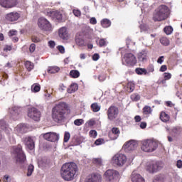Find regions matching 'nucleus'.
Wrapping results in <instances>:
<instances>
[{"label":"nucleus","instance_id":"nucleus-1","mask_svg":"<svg viewBox=\"0 0 182 182\" xmlns=\"http://www.w3.org/2000/svg\"><path fill=\"white\" fill-rule=\"evenodd\" d=\"M79 168L73 162L64 164L60 169V176L65 181H73L77 176Z\"/></svg>","mask_w":182,"mask_h":182},{"label":"nucleus","instance_id":"nucleus-2","mask_svg":"<svg viewBox=\"0 0 182 182\" xmlns=\"http://www.w3.org/2000/svg\"><path fill=\"white\" fill-rule=\"evenodd\" d=\"M68 108V105L63 102L56 105L52 109V117L54 122H62L65 119V114H66Z\"/></svg>","mask_w":182,"mask_h":182},{"label":"nucleus","instance_id":"nucleus-3","mask_svg":"<svg viewBox=\"0 0 182 182\" xmlns=\"http://www.w3.org/2000/svg\"><path fill=\"white\" fill-rule=\"evenodd\" d=\"M169 14L168 7L166 5H161L154 11L152 19L154 22H161V21H166Z\"/></svg>","mask_w":182,"mask_h":182},{"label":"nucleus","instance_id":"nucleus-4","mask_svg":"<svg viewBox=\"0 0 182 182\" xmlns=\"http://www.w3.org/2000/svg\"><path fill=\"white\" fill-rule=\"evenodd\" d=\"M13 153L15 154L16 163H24L26 160V155L22 150V145L18 144L13 147Z\"/></svg>","mask_w":182,"mask_h":182},{"label":"nucleus","instance_id":"nucleus-5","mask_svg":"<svg viewBox=\"0 0 182 182\" xmlns=\"http://www.w3.org/2000/svg\"><path fill=\"white\" fill-rule=\"evenodd\" d=\"M157 147H158V145H157V143H156V141H151L150 139H147V140L143 141L141 150H143V151H145L146 153H151L152 151H154V150H156Z\"/></svg>","mask_w":182,"mask_h":182},{"label":"nucleus","instance_id":"nucleus-6","mask_svg":"<svg viewBox=\"0 0 182 182\" xmlns=\"http://www.w3.org/2000/svg\"><path fill=\"white\" fill-rule=\"evenodd\" d=\"M38 26L41 31H46V32H50L52 31V24L45 18H40L38 20Z\"/></svg>","mask_w":182,"mask_h":182},{"label":"nucleus","instance_id":"nucleus-7","mask_svg":"<svg viewBox=\"0 0 182 182\" xmlns=\"http://www.w3.org/2000/svg\"><path fill=\"white\" fill-rule=\"evenodd\" d=\"M127 161V157L123 154H117L112 157L113 164H116V166H119V167L124 166Z\"/></svg>","mask_w":182,"mask_h":182},{"label":"nucleus","instance_id":"nucleus-8","mask_svg":"<svg viewBox=\"0 0 182 182\" xmlns=\"http://www.w3.org/2000/svg\"><path fill=\"white\" fill-rule=\"evenodd\" d=\"M107 117L110 122L116 120L119 116V107L116 106H110L107 112Z\"/></svg>","mask_w":182,"mask_h":182},{"label":"nucleus","instance_id":"nucleus-9","mask_svg":"<svg viewBox=\"0 0 182 182\" xmlns=\"http://www.w3.org/2000/svg\"><path fill=\"white\" fill-rule=\"evenodd\" d=\"M28 116L35 122H39L41 116V111L35 107L30 108L28 111Z\"/></svg>","mask_w":182,"mask_h":182},{"label":"nucleus","instance_id":"nucleus-10","mask_svg":"<svg viewBox=\"0 0 182 182\" xmlns=\"http://www.w3.org/2000/svg\"><path fill=\"white\" fill-rule=\"evenodd\" d=\"M106 181H113L116 178H119V172L117 171L109 169L104 174Z\"/></svg>","mask_w":182,"mask_h":182},{"label":"nucleus","instance_id":"nucleus-11","mask_svg":"<svg viewBox=\"0 0 182 182\" xmlns=\"http://www.w3.org/2000/svg\"><path fill=\"white\" fill-rule=\"evenodd\" d=\"M124 60L128 66H134L137 63V60H136V56L132 53H126L124 55Z\"/></svg>","mask_w":182,"mask_h":182},{"label":"nucleus","instance_id":"nucleus-12","mask_svg":"<svg viewBox=\"0 0 182 182\" xmlns=\"http://www.w3.org/2000/svg\"><path fill=\"white\" fill-rule=\"evenodd\" d=\"M43 139L47 141L55 142L59 140V135L55 132H47L43 134Z\"/></svg>","mask_w":182,"mask_h":182},{"label":"nucleus","instance_id":"nucleus-13","mask_svg":"<svg viewBox=\"0 0 182 182\" xmlns=\"http://www.w3.org/2000/svg\"><path fill=\"white\" fill-rule=\"evenodd\" d=\"M0 5L3 8H14L18 5V0H0Z\"/></svg>","mask_w":182,"mask_h":182},{"label":"nucleus","instance_id":"nucleus-14","mask_svg":"<svg viewBox=\"0 0 182 182\" xmlns=\"http://www.w3.org/2000/svg\"><path fill=\"white\" fill-rule=\"evenodd\" d=\"M137 142L131 140L129 141L126 142L123 148L126 151H133V150H136L137 149Z\"/></svg>","mask_w":182,"mask_h":182},{"label":"nucleus","instance_id":"nucleus-15","mask_svg":"<svg viewBox=\"0 0 182 182\" xmlns=\"http://www.w3.org/2000/svg\"><path fill=\"white\" fill-rule=\"evenodd\" d=\"M161 168V166H160V162H151L150 163L146 168V170L149 173H156V171H159Z\"/></svg>","mask_w":182,"mask_h":182},{"label":"nucleus","instance_id":"nucleus-16","mask_svg":"<svg viewBox=\"0 0 182 182\" xmlns=\"http://www.w3.org/2000/svg\"><path fill=\"white\" fill-rule=\"evenodd\" d=\"M86 182H102V175L97 173H91L87 177Z\"/></svg>","mask_w":182,"mask_h":182},{"label":"nucleus","instance_id":"nucleus-17","mask_svg":"<svg viewBox=\"0 0 182 182\" xmlns=\"http://www.w3.org/2000/svg\"><path fill=\"white\" fill-rule=\"evenodd\" d=\"M23 142L26 146L28 150H33L35 149V141L31 136H27L23 139Z\"/></svg>","mask_w":182,"mask_h":182},{"label":"nucleus","instance_id":"nucleus-18","mask_svg":"<svg viewBox=\"0 0 182 182\" xmlns=\"http://www.w3.org/2000/svg\"><path fill=\"white\" fill-rule=\"evenodd\" d=\"M45 14L46 15H47V16H50L51 18H53V19L62 21V14H60V12L46 10L45 11Z\"/></svg>","mask_w":182,"mask_h":182},{"label":"nucleus","instance_id":"nucleus-19","mask_svg":"<svg viewBox=\"0 0 182 182\" xmlns=\"http://www.w3.org/2000/svg\"><path fill=\"white\" fill-rule=\"evenodd\" d=\"M20 17L21 16L18 12H11L6 15V19L9 22H15V21H18V19H19Z\"/></svg>","mask_w":182,"mask_h":182},{"label":"nucleus","instance_id":"nucleus-20","mask_svg":"<svg viewBox=\"0 0 182 182\" xmlns=\"http://www.w3.org/2000/svg\"><path fill=\"white\" fill-rule=\"evenodd\" d=\"M119 136H120V129L117 127H113L109 133V137L111 140H116L119 138Z\"/></svg>","mask_w":182,"mask_h":182},{"label":"nucleus","instance_id":"nucleus-21","mask_svg":"<svg viewBox=\"0 0 182 182\" xmlns=\"http://www.w3.org/2000/svg\"><path fill=\"white\" fill-rule=\"evenodd\" d=\"M58 36L65 41L69 38V33L65 27H62L58 31Z\"/></svg>","mask_w":182,"mask_h":182},{"label":"nucleus","instance_id":"nucleus-22","mask_svg":"<svg viewBox=\"0 0 182 182\" xmlns=\"http://www.w3.org/2000/svg\"><path fill=\"white\" fill-rule=\"evenodd\" d=\"M131 178L132 182H145L144 178L134 171L132 172Z\"/></svg>","mask_w":182,"mask_h":182},{"label":"nucleus","instance_id":"nucleus-23","mask_svg":"<svg viewBox=\"0 0 182 182\" xmlns=\"http://www.w3.org/2000/svg\"><path fill=\"white\" fill-rule=\"evenodd\" d=\"M142 113L144 116H150L153 113V109L149 105H145L142 109Z\"/></svg>","mask_w":182,"mask_h":182},{"label":"nucleus","instance_id":"nucleus-24","mask_svg":"<svg viewBox=\"0 0 182 182\" xmlns=\"http://www.w3.org/2000/svg\"><path fill=\"white\" fill-rule=\"evenodd\" d=\"M9 113L11 114V116H18L21 113V108L18 107H14L9 109Z\"/></svg>","mask_w":182,"mask_h":182},{"label":"nucleus","instance_id":"nucleus-25","mask_svg":"<svg viewBox=\"0 0 182 182\" xmlns=\"http://www.w3.org/2000/svg\"><path fill=\"white\" fill-rule=\"evenodd\" d=\"M138 59L141 60V62H144L147 59V51L142 50L141 53L138 54Z\"/></svg>","mask_w":182,"mask_h":182},{"label":"nucleus","instance_id":"nucleus-26","mask_svg":"<svg viewBox=\"0 0 182 182\" xmlns=\"http://www.w3.org/2000/svg\"><path fill=\"white\" fill-rule=\"evenodd\" d=\"M160 119L164 123H167L170 120V116L164 112H162L160 115Z\"/></svg>","mask_w":182,"mask_h":182},{"label":"nucleus","instance_id":"nucleus-27","mask_svg":"<svg viewBox=\"0 0 182 182\" xmlns=\"http://www.w3.org/2000/svg\"><path fill=\"white\" fill-rule=\"evenodd\" d=\"M134 89H136V85L132 82H129L127 85V92L128 93H132V92L134 91Z\"/></svg>","mask_w":182,"mask_h":182},{"label":"nucleus","instance_id":"nucleus-28","mask_svg":"<svg viewBox=\"0 0 182 182\" xmlns=\"http://www.w3.org/2000/svg\"><path fill=\"white\" fill-rule=\"evenodd\" d=\"M75 43L78 46H86L85 44V40L81 36L75 37Z\"/></svg>","mask_w":182,"mask_h":182},{"label":"nucleus","instance_id":"nucleus-29","mask_svg":"<svg viewBox=\"0 0 182 182\" xmlns=\"http://www.w3.org/2000/svg\"><path fill=\"white\" fill-rule=\"evenodd\" d=\"M159 42L163 46H168V45H170V40L167 37H161L159 39Z\"/></svg>","mask_w":182,"mask_h":182},{"label":"nucleus","instance_id":"nucleus-30","mask_svg":"<svg viewBox=\"0 0 182 182\" xmlns=\"http://www.w3.org/2000/svg\"><path fill=\"white\" fill-rule=\"evenodd\" d=\"M24 66L26 69L28 70V72H31V70H32L34 68L33 63L31 61H26L24 63Z\"/></svg>","mask_w":182,"mask_h":182},{"label":"nucleus","instance_id":"nucleus-31","mask_svg":"<svg viewBox=\"0 0 182 182\" xmlns=\"http://www.w3.org/2000/svg\"><path fill=\"white\" fill-rule=\"evenodd\" d=\"M70 76H71L73 79H77V77L80 76V73L77 70H72L70 72Z\"/></svg>","mask_w":182,"mask_h":182},{"label":"nucleus","instance_id":"nucleus-32","mask_svg":"<svg viewBox=\"0 0 182 182\" xmlns=\"http://www.w3.org/2000/svg\"><path fill=\"white\" fill-rule=\"evenodd\" d=\"M41 91V85L38 83H34L31 86V92H33L34 93H38V92Z\"/></svg>","mask_w":182,"mask_h":182},{"label":"nucleus","instance_id":"nucleus-33","mask_svg":"<svg viewBox=\"0 0 182 182\" xmlns=\"http://www.w3.org/2000/svg\"><path fill=\"white\" fill-rule=\"evenodd\" d=\"M101 25H102V28H109V26H110V25H112V22H110V21L109 19L104 18L101 21Z\"/></svg>","mask_w":182,"mask_h":182},{"label":"nucleus","instance_id":"nucleus-34","mask_svg":"<svg viewBox=\"0 0 182 182\" xmlns=\"http://www.w3.org/2000/svg\"><path fill=\"white\" fill-rule=\"evenodd\" d=\"M91 110H92L95 113L99 112L100 110V106L97 102H94L91 105Z\"/></svg>","mask_w":182,"mask_h":182},{"label":"nucleus","instance_id":"nucleus-35","mask_svg":"<svg viewBox=\"0 0 182 182\" xmlns=\"http://www.w3.org/2000/svg\"><path fill=\"white\" fill-rule=\"evenodd\" d=\"M60 69L58 67H50L48 69V73L54 74L58 73Z\"/></svg>","mask_w":182,"mask_h":182},{"label":"nucleus","instance_id":"nucleus-36","mask_svg":"<svg viewBox=\"0 0 182 182\" xmlns=\"http://www.w3.org/2000/svg\"><path fill=\"white\" fill-rule=\"evenodd\" d=\"M173 27L171 26H166L164 28V32L166 33V35H171L173 33Z\"/></svg>","mask_w":182,"mask_h":182},{"label":"nucleus","instance_id":"nucleus-37","mask_svg":"<svg viewBox=\"0 0 182 182\" xmlns=\"http://www.w3.org/2000/svg\"><path fill=\"white\" fill-rule=\"evenodd\" d=\"M135 72L136 75H147V70L146 68H136Z\"/></svg>","mask_w":182,"mask_h":182},{"label":"nucleus","instance_id":"nucleus-38","mask_svg":"<svg viewBox=\"0 0 182 182\" xmlns=\"http://www.w3.org/2000/svg\"><path fill=\"white\" fill-rule=\"evenodd\" d=\"M130 99L132 100V102H139V100H140V95L134 93L131 95Z\"/></svg>","mask_w":182,"mask_h":182},{"label":"nucleus","instance_id":"nucleus-39","mask_svg":"<svg viewBox=\"0 0 182 182\" xmlns=\"http://www.w3.org/2000/svg\"><path fill=\"white\" fill-rule=\"evenodd\" d=\"M164 80H161V83H166V80H170V79H171V73H164Z\"/></svg>","mask_w":182,"mask_h":182},{"label":"nucleus","instance_id":"nucleus-40","mask_svg":"<svg viewBox=\"0 0 182 182\" xmlns=\"http://www.w3.org/2000/svg\"><path fill=\"white\" fill-rule=\"evenodd\" d=\"M107 40L106 38H101L99 41V46L100 48H103V46H107Z\"/></svg>","mask_w":182,"mask_h":182},{"label":"nucleus","instance_id":"nucleus-41","mask_svg":"<svg viewBox=\"0 0 182 182\" xmlns=\"http://www.w3.org/2000/svg\"><path fill=\"white\" fill-rule=\"evenodd\" d=\"M35 167L33 166V165L30 164L28 166V172H27V176L28 177H31V176H32V173H33V170H34Z\"/></svg>","mask_w":182,"mask_h":182},{"label":"nucleus","instance_id":"nucleus-42","mask_svg":"<svg viewBox=\"0 0 182 182\" xmlns=\"http://www.w3.org/2000/svg\"><path fill=\"white\" fill-rule=\"evenodd\" d=\"M153 182H164V175H157L155 176Z\"/></svg>","mask_w":182,"mask_h":182},{"label":"nucleus","instance_id":"nucleus-43","mask_svg":"<svg viewBox=\"0 0 182 182\" xmlns=\"http://www.w3.org/2000/svg\"><path fill=\"white\" fill-rule=\"evenodd\" d=\"M92 163H93V164H96V166H102V159H100V158L93 159Z\"/></svg>","mask_w":182,"mask_h":182},{"label":"nucleus","instance_id":"nucleus-44","mask_svg":"<svg viewBox=\"0 0 182 182\" xmlns=\"http://www.w3.org/2000/svg\"><path fill=\"white\" fill-rule=\"evenodd\" d=\"M14 48V46L12 45H5L3 51L4 52H11L12 49Z\"/></svg>","mask_w":182,"mask_h":182},{"label":"nucleus","instance_id":"nucleus-45","mask_svg":"<svg viewBox=\"0 0 182 182\" xmlns=\"http://www.w3.org/2000/svg\"><path fill=\"white\" fill-rule=\"evenodd\" d=\"M77 89H78L77 84H72L70 85V91L68 92L74 93V92H76V90H77Z\"/></svg>","mask_w":182,"mask_h":182},{"label":"nucleus","instance_id":"nucleus-46","mask_svg":"<svg viewBox=\"0 0 182 182\" xmlns=\"http://www.w3.org/2000/svg\"><path fill=\"white\" fill-rule=\"evenodd\" d=\"M75 126H82L83 124V120L82 119H77L74 121Z\"/></svg>","mask_w":182,"mask_h":182},{"label":"nucleus","instance_id":"nucleus-47","mask_svg":"<svg viewBox=\"0 0 182 182\" xmlns=\"http://www.w3.org/2000/svg\"><path fill=\"white\" fill-rule=\"evenodd\" d=\"M70 139V134L69 132H65L64 135V143H68Z\"/></svg>","mask_w":182,"mask_h":182},{"label":"nucleus","instance_id":"nucleus-48","mask_svg":"<svg viewBox=\"0 0 182 182\" xmlns=\"http://www.w3.org/2000/svg\"><path fill=\"white\" fill-rule=\"evenodd\" d=\"M103 143H105V139H98L95 141L96 146H100V144H103Z\"/></svg>","mask_w":182,"mask_h":182},{"label":"nucleus","instance_id":"nucleus-49","mask_svg":"<svg viewBox=\"0 0 182 182\" xmlns=\"http://www.w3.org/2000/svg\"><path fill=\"white\" fill-rule=\"evenodd\" d=\"M90 137H93L94 139H95V137L97 136V132H96V130L90 131Z\"/></svg>","mask_w":182,"mask_h":182},{"label":"nucleus","instance_id":"nucleus-50","mask_svg":"<svg viewBox=\"0 0 182 182\" xmlns=\"http://www.w3.org/2000/svg\"><path fill=\"white\" fill-rule=\"evenodd\" d=\"M73 14L75 15V16H77V18H79V16H80L82 15L80 10L74 9L73 11Z\"/></svg>","mask_w":182,"mask_h":182},{"label":"nucleus","instance_id":"nucleus-51","mask_svg":"<svg viewBox=\"0 0 182 182\" xmlns=\"http://www.w3.org/2000/svg\"><path fill=\"white\" fill-rule=\"evenodd\" d=\"M35 49H36V45H35V43L31 44L29 48L31 53H33L35 52Z\"/></svg>","mask_w":182,"mask_h":182},{"label":"nucleus","instance_id":"nucleus-52","mask_svg":"<svg viewBox=\"0 0 182 182\" xmlns=\"http://www.w3.org/2000/svg\"><path fill=\"white\" fill-rule=\"evenodd\" d=\"M0 127L2 130H4V129H6V123H5L4 120L0 121Z\"/></svg>","mask_w":182,"mask_h":182},{"label":"nucleus","instance_id":"nucleus-53","mask_svg":"<svg viewBox=\"0 0 182 182\" xmlns=\"http://www.w3.org/2000/svg\"><path fill=\"white\" fill-rule=\"evenodd\" d=\"M57 49L59 50L60 53H65V47H63V46H58Z\"/></svg>","mask_w":182,"mask_h":182},{"label":"nucleus","instance_id":"nucleus-54","mask_svg":"<svg viewBox=\"0 0 182 182\" xmlns=\"http://www.w3.org/2000/svg\"><path fill=\"white\" fill-rule=\"evenodd\" d=\"M32 41L34 42L35 43H38V42H41V38H39V37L37 36H33L31 38Z\"/></svg>","mask_w":182,"mask_h":182},{"label":"nucleus","instance_id":"nucleus-55","mask_svg":"<svg viewBox=\"0 0 182 182\" xmlns=\"http://www.w3.org/2000/svg\"><path fill=\"white\" fill-rule=\"evenodd\" d=\"M48 46L50 48H51L52 49H53V48H55V46H56V43L53 41H48Z\"/></svg>","mask_w":182,"mask_h":182},{"label":"nucleus","instance_id":"nucleus-56","mask_svg":"<svg viewBox=\"0 0 182 182\" xmlns=\"http://www.w3.org/2000/svg\"><path fill=\"white\" fill-rule=\"evenodd\" d=\"M18 33V31L16 30H11L9 32V36H15Z\"/></svg>","mask_w":182,"mask_h":182},{"label":"nucleus","instance_id":"nucleus-57","mask_svg":"<svg viewBox=\"0 0 182 182\" xmlns=\"http://www.w3.org/2000/svg\"><path fill=\"white\" fill-rule=\"evenodd\" d=\"M90 23H91V25H96L97 23V21L96 20V18L92 17L90 20Z\"/></svg>","mask_w":182,"mask_h":182},{"label":"nucleus","instance_id":"nucleus-58","mask_svg":"<svg viewBox=\"0 0 182 182\" xmlns=\"http://www.w3.org/2000/svg\"><path fill=\"white\" fill-rule=\"evenodd\" d=\"M100 58V55H99V54L97 53H95L92 55V60H95V61L99 60Z\"/></svg>","mask_w":182,"mask_h":182},{"label":"nucleus","instance_id":"nucleus-59","mask_svg":"<svg viewBox=\"0 0 182 182\" xmlns=\"http://www.w3.org/2000/svg\"><path fill=\"white\" fill-rule=\"evenodd\" d=\"M134 120L136 123H139V122H141V117H140V115H136L134 117Z\"/></svg>","mask_w":182,"mask_h":182},{"label":"nucleus","instance_id":"nucleus-60","mask_svg":"<svg viewBox=\"0 0 182 182\" xmlns=\"http://www.w3.org/2000/svg\"><path fill=\"white\" fill-rule=\"evenodd\" d=\"M176 166L178 168H182V161L178 160L176 162Z\"/></svg>","mask_w":182,"mask_h":182},{"label":"nucleus","instance_id":"nucleus-61","mask_svg":"<svg viewBox=\"0 0 182 182\" xmlns=\"http://www.w3.org/2000/svg\"><path fill=\"white\" fill-rule=\"evenodd\" d=\"M159 70L160 72H166V70H167V65H161Z\"/></svg>","mask_w":182,"mask_h":182},{"label":"nucleus","instance_id":"nucleus-62","mask_svg":"<svg viewBox=\"0 0 182 182\" xmlns=\"http://www.w3.org/2000/svg\"><path fill=\"white\" fill-rule=\"evenodd\" d=\"M164 56H161L158 58L157 62L158 63L162 64L164 62Z\"/></svg>","mask_w":182,"mask_h":182},{"label":"nucleus","instance_id":"nucleus-63","mask_svg":"<svg viewBox=\"0 0 182 182\" xmlns=\"http://www.w3.org/2000/svg\"><path fill=\"white\" fill-rule=\"evenodd\" d=\"M140 127H141V129H146V127H147V123H146L144 122H141Z\"/></svg>","mask_w":182,"mask_h":182},{"label":"nucleus","instance_id":"nucleus-64","mask_svg":"<svg viewBox=\"0 0 182 182\" xmlns=\"http://www.w3.org/2000/svg\"><path fill=\"white\" fill-rule=\"evenodd\" d=\"M88 126H90V127L92 126H95V121L94 120H90L88 121Z\"/></svg>","mask_w":182,"mask_h":182}]
</instances>
